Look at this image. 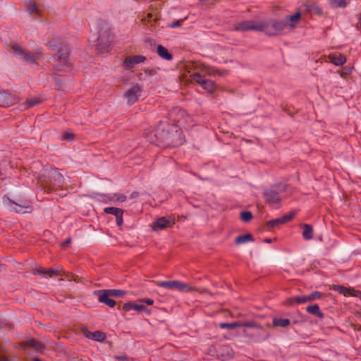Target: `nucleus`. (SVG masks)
<instances>
[{
	"label": "nucleus",
	"mask_w": 361,
	"mask_h": 361,
	"mask_svg": "<svg viewBox=\"0 0 361 361\" xmlns=\"http://www.w3.org/2000/svg\"><path fill=\"white\" fill-rule=\"evenodd\" d=\"M183 132L176 124L161 122L156 128L147 133V140L157 146L176 147L183 142Z\"/></svg>",
	"instance_id": "nucleus-1"
},
{
	"label": "nucleus",
	"mask_w": 361,
	"mask_h": 361,
	"mask_svg": "<svg viewBox=\"0 0 361 361\" xmlns=\"http://www.w3.org/2000/svg\"><path fill=\"white\" fill-rule=\"evenodd\" d=\"M219 326L221 329H233L237 327L254 328L256 331L254 334H249L246 330H243V334L248 338H252L254 342H260L266 340L269 334L255 322H235L233 323H220Z\"/></svg>",
	"instance_id": "nucleus-2"
},
{
	"label": "nucleus",
	"mask_w": 361,
	"mask_h": 361,
	"mask_svg": "<svg viewBox=\"0 0 361 361\" xmlns=\"http://www.w3.org/2000/svg\"><path fill=\"white\" fill-rule=\"evenodd\" d=\"M39 187L46 193L62 189L64 178L58 169H51L47 176L42 175L38 178Z\"/></svg>",
	"instance_id": "nucleus-3"
},
{
	"label": "nucleus",
	"mask_w": 361,
	"mask_h": 361,
	"mask_svg": "<svg viewBox=\"0 0 361 361\" xmlns=\"http://www.w3.org/2000/svg\"><path fill=\"white\" fill-rule=\"evenodd\" d=\"M113 36L111 35V30L107 26L101 27L99 30L97 38V49L100 53H108L111 50Z\"/></svg>",
	"instance_id": "nucleus-4"
},
{
	"label": "nucleus",
	"mask_w": 361,
	"mask_h": 361,
	"mask_svg": "<svg viewBox=\"0 0 361 361\" xmlns=\"http://www.w3.org/2000/svg\"><path fill=\"white\" fill-rule=\"evenodd\" d=\"M261 31L269 36H276L287 27V21L283 20L272 19L267 22H260Z\"/></svg>",
	"instance_id": "nucleus-5"
},
{
	"label": "nucleus",
	"mask_w": 361,
	"mask_h": 361,
	"mask_svg": "<svg viewBox=\"0 0 361 361\" xmlns=\"http://www.w3.org/2000/svg\"><path fill=\"white\" fill-rule=\"evenodd\" d=\"M154 283L159 287H163L171 290H178L180 291L190 292L194 290L193 288L189 286L188 284L179 281H154Z\"/></svg>",
	"instance_id": "nucleus-6"
},
{
	"label": "nucleus",
	"mask_w": 361,
	"mask_h": 361,
	"mask_svg": "<svg viewBox=\"0 0 361 361\" xmlns=\"http://www.w3.org/2000/svg\"><path fill=\"white\" fill-rule=\"evenodd\" d=\"M191 78L193 81L200 84L208 92H213L216 90V85L214 81L204 78L203 75L198 73L192 74Z\"/></svg>",
	"instance_id": "nucleus-7"
},
{
	"label": "nucleus",
	"mask_w": 361,
	"mask_h": 361,
	"mask_svg": "<svg viewBox=\"0 0 361 361\" xmlns=\"http://www.w3.org/2000/svg\"><path fill=\"white\" fill-rule=\"evenodd\" d=\"M175 219L171 216H161L154 221L152 229L159 231L167 228H171L175 224Z\"/></svg>",
	"instance_id": "nucleus-8"
},
{
	"label": "nucleus",
	"mask_w": 361,
	"mask_h": 361,
	"mask_svg": "<svg viewBox=\"0 0 361 361\" xmlns=\"http://www.w3.org/2000/svg\"><path fill=\"white\" fill-rule=\"evenodd\" d=\"M233 30L243 32L251 30L261 31L262 27L260 26V22L256 23L253 20H245L235 24Z\"/></svg>",
	"instance_id": "nucleus-9"
},
{
	"label": "nucleus",
	"mask_w": 361,
	"mask_h": 361,
	"mask_svg": "<svg viewBox=\"0 0 361 361\" xmlns=\"http://www.w3.org/2000/svg\"><path fill=\"white\" fill-rule=\"evenodd\" d=\"M20 345L25 350L32 348L37 353H42L46 349V345L35 338H31L28 341H23Z\"/></svg>",
	"instance_id": "nucleus-10"
},
{
	"label": "nucleus",
	"mask_w": 361,
	"mask_h": 361,
	"mask_svg": "<svg viewBox=\"0 0 361 361\" xmlns=\"http://www.w3.org/2000/svg\"><path fill=\"white\" fill-rule=\"evenodd\" d=\"M94 295L98 296V300L101 303H104L109 307H114L116 305V302L110 298L111 295L105 289L97 290L94 291Z\"/></svg>",
	"instance_id": "nucleus-11"
},
{
	"label": "nucleus",
	"mask_w": 361,
	"mask_h": 361,
	"mask_svg": "<svg viewBox=\"0 0 361 361\" xmlns=\"http://www.w3.org/2000/svg\"><path fill=\"white\" fill-rule=\"evenodd\" d=\"M142 92V87L139 85H134L129 89L125 94L128 103L134 104L138 99V96Z\"/></svg>",
	"instance_id": "nucleus-12"
},
{
	"label": "nucleus",
	"mask_w": 361,
	"mask_h": 361,
	"mask_svg": "<svg viewBox=\"0 0 361 361\" xmlns=\"http://www.w3.org/2000/svg\"><path fill=\"white\" fill-rule=\"evenodd\" d=\"M146 60V57L142 55H135L127 56L125 59L123 66L126 69L129 70L134 67L135 64L142 63Z\"/></svg>",
	"instance_id": "nucleus-13"
},
{
	"label": "nucleus",
	"mask_w": 361,
	"mask_h": 361,
	"mask_svg": "<svg viewBox=\"0 0 361 361\" xmlns=\"http://www.w3.org/2000/svg\"><path fill=\"white\" fill-rule=\"evenodd\" d=\"M10 202L16 206L13 208L16 213H30L32 210V207L25 200L12 201L10 200Z\"/></svg>",
	"instance_id": "nucleus-14"
},
{
	"label": "nucleus",
	"mask_w": 361,
	"mask_h": 361,
	"mask_svg": "<svg viewBox=\"0 0 361 361\" xmlns=\"http://www.w3.org/2000/svg\"><path fill=\"white\" fill-rule=\"evenodd\" d=\"M263 196L269 204H276L281 201L279 192L273 189L264 190Z\"/></svg>",
	"instance_id": "nucleus-15"
},
{
	"label": "nucleus",
	"mask_w": 361,
	"mask_h": 361,
	"mask_svg": "<svg viewBox=\"0 0 361 361\" xmlns=\"http://www.w3.org/2000/svg\"><path fill=\"white\" fill-rule=\"evenodd\" d=\"M69 54L70 48L66 44L61 45L57 51L58 60L68 66Z\"/></svg>",
	"instance_id": "nucleus-16"
},
{
	"label": "nucleus",
	"mask_w": 361,
	"mask_h": 361,
	"mask_svg": "<svg viewBox=\"0 0 361 361\" xmlns=\"http://www.w3.org/2000/svg\"><path fill=\"white\" fill-rule=\"evenodd\" d=\"M14 99L11 94L4 90H0V106H9L13 104Z\"/></svg>",
	"instance_id": "nucleus-17"
},
{
	"label": "nucleus",
	"mask_w": 361,
	"mask_h": 361,
	"mask_svg": "<svg viewBox=\"0 0 361 361\" xmlns=\"http://www.w3.org/2000/svg\"><path fill=\"white\" fill-rule=\"evenodd\" d=\"M329 58L331 62L336 66H341L346 62V57L342 54L332 53L329 54Z\"/></svg>",
	"instance_id": "nucleus-18"
},
{
	"label": "nucleus",
	"mask_w": 361,
	"mask_h": 361,
	"mask_svg": "<svg viewBox=\"0 0 361 361\" xmlns=\"http://www.w3.org/2000/svg\"><path fill=\"white\" fill-rule=\"evenodd\" d=\"M306 10L311 14L322 16L324 13L322 8L317 3H310L305 5Z\"/></svg>",
	"instance_id": "nucleus-19"
},
{
	"label": "nucleus",
	"mask_w": 361,
	"mask_h": 361,
	"mask_svg": "<svg viewBox=\"0 0 361 361\" xmlns=\"http://www.w3.org/2000/svg\"><path fill=\"white\" fill-rule=\"evenodd\" d=\"M300 227L303 229L302 237L305 240H309L313 238V228L307 224H300Z\"/></svg>",
	"instance_id": "nucleus-20"
},
{
	"label": "nucleus",
	"mask_w": 361,
	"mask_h": 361,
	"mask_svg": "<svg viewBox=\"0 0 361 361\" xmlns=\"http://www.w3.org/2000/svg\"><path fill=\"white\" fill-rule=\"evenodd\" d=\"M334 290L338 291L339 293L343 294L345 296H357V294L354 293V292H355V290L348 288L343 286L335 285L334 286Z\"/></svg>",
	"instance_id": "nucleus-21"
},
{
	"label": "nucleus",
	"mask_w": 361,
	"mask_h": 361,
	"mask_svg": "<svg viewBox=\"0 0 361 361\" xmlns=\"http://www.w3.org/2000/svg\"><path fill=\"white\" fill-rule=\"evenodd\" d=\"M307 302L306 295H300L288 298L285 304L287 305H293L295 304H301Z\"/></svg>",
	"instance_id": "nucleus-22"
},
{
	"label": "nucleus",
	"mask_w": 361,
	"mask_h": 361,
	"mask_svg": "<svg viewBox=\"0 0 361 361\" xmlns=\"http://www.w3.org/2000/svg\"><path fill=\"white\" fill-rule=\"evenodd\" d=\"M157 54L161 58L168 61L173 59V55L169 52L168 49L162 45L157 46Z\"/></svg>",
	"instance_id": "nucleus-23"
},
{
	"label": "nucleus",
	"mask_w": 361,
	"mask_h": 361,
	"mask_svg": "<svg viewBox=\"0 0 361 361\" xmlns=\"http://www.w3.org/2000/svg\"><path fill=\"white\" fill-rule=\"evenodd\" d=\"M306 311L312 314L314 316H317L319 318H324V314L320 311L319 307L318 305L314 304L313 305H310L306 307Z\"/></svg>",
	"instance_id": "nucleus-24"
},
{
	"label": "nucleus",
	"mask_w": 361,
	"mask_h": 361,
	"mask_svg": "<svg viewBox=\"0 0 361 361\" xmlns=\"http://www.w3.org/2000/svg\"><path fill=\"white\" fill-rule=\"evenodd\" d=\"M300 18L301 13L300 11H298L293 15L286 16L284 20L287 21V27L289 25L291 27H294L293 23L298 22Z\"/></svg>",
	"instance_id": "nucleus-25"
},
{
	"label": "nucleus",
	"mask_w": 361,
	"mask_h": 361,
	"mask_svg": "<svg viewBox=\"0 0 361 361\" xmlns=\"http://www.w3.org/2000/svg\"><path fill=\"white\" fill-rule=\"evenodd\" d=\"M254 240L255 239L251 233H246L244 235L237 236L235 240V243L236 245H240L249 241L253 242Z\"/></svg>",
	"instance_id": "nucleus-26"
},
{
	"label": "nucleus",
	"mask_w": 361,
	"mask_h": 361,
	"mask_svg": "<svg viewBox=\"0 0 361 361\" xmlns=\"http://www.w3.org/2000/svg\"><path fill=\"white\" fill-rule=\"evenodd\" d=\"M290 324V321L288 319L283 318H277L274 317L273 319L272 325L273 326H281V327H286Z\"/></svg>",
	"instance_id": "nucleus-27"
},
{
	"label": "nucleus",
	"mask_w": 361,
	"mask_h": 361,
	"mask_svg": "<svg viewBox=\"0 0 361 361\" xmlns=\"http://www.w3.org/2000/svg\"><path fill=\"white\" fill-rule=\"evenodd\" d=\"M65 271L62 270H56L53 268L46 269V277H55L57 276H64Z\"/></svg>",
	"instance_id": "nucleus-28"
},
{
	"label": "nucleus",
	"mask_w": 361,
	"mask_h": 361,
	"mask_svg": "<svg viewBox=\"0 0 361 361\" xmlns=\"http://www.w3.org/2000/svg\"><path fill=\"white\" fill-rule=\"evenodd\" d=\"M91 336L92 340L99 342L104 341L106 338V334L101 331H95L92 332V334H91Z\"/></svg>",
	"instance_id": "nucleus-29"
},
{
	"label": "nucleus",
	"mask_w": 361,
	"mask_h": 361,
	"mask_svg": "<svg viewBox=\"0 0 361 361\" xmlns=\"http://www.w3.org/2000/svg\"><path fill=\"white\" fill-rule=\"evenodd\" d=\"M283 224V221L281 220V218H277V219H271L270 221H268L266 222L265 224V226L268 228V229H270L271 228H274V227H278L280 225H282Z\"/></svg>",
	"instance_id": "nucleus-30"
},
{
	"label": "nucleus",
	"mask_w": 361,
	"mask_h": 361,
	"mask_svg": "<svg viewBox=\"0 0 361 361\" xmlns=\"http://www.w3.org/2000/svg\"><path fill=\"white\" fill-rule=\"evenodd\" d=\"M104 211L105 213L109 214H113L115 216L123 214V209L118 208V207H106L104 209Z\"/></svg>",
	"instance_id": "nucleus-31"
},
{
	"label": "nucleus",
	"mask_w": 361,
	"mask_h": 361,
	"mask_svg": "<svg viewBox=\"0 0 361 361\" xmlns=\"http://www.w3.org/2000/svg\"><path fill=\"white\" fill-rule=\"evenodd\" d=\"M111 297L114 298H121L126 294V292L123 290L117 289H105Z\"/></svg>",
	"instance_id": "nucleus-32"
},
{
	"label": "nucleus",
	"mask_w": 361,
	"mask_h": 361,
	"mask_svg": "<svg viewBox=\"0 0 361 361\" xmlns=\"http://www.w3.org/2000/svg\"><path fill=\"white\" fill-rule=\"evenodd\" d=\"M22 59L27 63H32L35 62L36 57L30 51H24V54L21 56Z\"/></svg>",
	"instance_id": "nucleus-33"
},
{
	"label": "nucleus",
	"mask_w": 361,
	"mask_h": 361,
	"mask_svg": "<svg viewBox=\"0 0 361 361\" xmlns=\"http://www.w3.org/2000/svg\"><path fill=\"white\" fill-rule=\"evenodd\" d=\"M240 216V219L244 222H249L253 218L252 214L250 211H243Z\"/></svg>",
	"instance_id": "nucleus-34"
},
{
	"label": "nucleus",
	"mask_w": 361,
	"mask_h": 361,
	"mask_svg": "<svg viewBox=\"0 0 361 361\" xmlns=\"http://www.w3.org/2000/svg\"><path fill=\"white\" fill-rule=\"evenodd\" d=\"M27 11L30 13H35L39 15V11L34 1H30L27 4Z\"/></svg>",
	"instance_id": "nucleus-35"
},
{
	"label": "nucleus",
	"mask_w": 361,
	"mask_h": 361,
	"mask_svg": "<svg viewBox=\"0 0 361 361\" xmlns=\"http://www.w3.org/2000/svg\"><path fill=\"white\" fill-rule=\"evenodd\" d=\"M322 296V293L319 291H314L309 295H306L307 302H310L315 300L317 299L321 298Z\"/></svg>",
	"instance_id": "nucleus-36"
},
{
	"label": "nucleus",
	"mask_w": 361,
	"mask_h": 361,
	"mask_svg": "<svg viewBox=\"0 0 361 361\" xmlns=\"http://www.w3.org/2000/svg\"><path fill=\"white\" fill-rule=\"evenodd\" d=\"M331 4L337 8H344L347 6V3L345 0H331Z\"/></svg>",
	"instance_id": "nucleus-37"
},
{
	"label": "nucleus",
	"mask_w": 361,
	"mask_h": 361,
	"mask_svg": "<svg viewBox=\"0 0 361 361\" xmlns=\"http://www.w3.org/2000/svg\"><path fill=\"white\" fill-rule=\"evenodd\" d=\"M133 310L139 312H146L148 314L150 313V311L148 310V308L143 305L134 303Z\"/></svg>",
	"instance_id": "nucleus-38"
},
{
	"label": "nucleus",
	"mask_w": 361,
	"mask_h": 361,
	"mask_svg": "<svg viewBox=\"0 0 361 361\" xmlns=\"http://www.w3.org/2000/svg\"><path fill=\"white\" fill-rule=\"evenodd\" d=\"M12 51L14 54L19 55L20 57L24 54V50L21 49L20 46H18L17 44H13L11 46Z\"/></svg>",
	"instance_id": "nucleus-39"
},
{
	"label": "nucleus",
	"mask_w": 361,
	"mask_h": 361,
	"mask_svg": "<svg viewBox=\"0 0 361 361\" xmlns=\"http://www.w3.org/2000/svg\"><path fill=\"white\" fill-rule=\"evenodd\" d=\"M12 51L14 54L19 55L20 57L24 54V50L21 49L20 46H18L17 44H13L11 46Z\"/></svg>",
	"instance_id": "nucleus-40"
},
{
	"label": "nucleus",
	"mask_w": 361,
	"mask_h": 361,
	"mask_svg": "<svg viewBox=\"0 0 361 361\" xmlns=\"http://www.w3.org/2000/svg\"><path fill=\"white\" fill-rule=\"evenodd\" d=\"M55 84L58 90H63L64 87V80L61 76H56L54 78Z\"/></svg>",
	"instance_id": "nucleus-41"
},
{
	"label": "nucleus",
	"mask_w": 361,
	"mask_h": 361,
	"mask_svg": "<svg viewBox=\"0 0 361 361\" xmlns=\"http://www.w3.org/2000/svg\"><path fill=\"white\" fill-rule=\"evenodd\" d=\"M32 274L34 275H40L42 276L46 277V269L41 267L33 269Z\"/></svg>",
	"instance_id": "nucleus-42"
},
{
	"label": "nucleus",
	"mask_w": 361,
	"mask_h": 361,
	"mask_svg": "<svg viewBox=\"0 0 361 361\" xmlns=\"http://www.w3.org/2000/svg\"><path fill=\"white\" fill-rule=\"evenodd\" d=\"M32 274L34 275H40L42 276L46 277V269L41 267L33 269Z\"/></svg>",
	"instance_id": "nucleus-43"
},
{
	"label": "nucleus",
	"mask_w": 361,
	"mask_h": 361,
	"mask_svg": "<svg viewBox=\"0 0 361 361\" xmlns=\"http://www.w3.org/2000/svg\"><path fill=\"white\" fill-rule=\"evenodd\" d=\"M40 102H41V100L37 98H35V97L30 98L29 99H27V101H26L27 107V108L32 107L35 105L39 104Z\"/></svg>",
	"instance_id": "nucleus-44"
},
{
	"label": "nucleus",
	"mask_w": 361,
	"mask_h": 361,
	"mask_svg": "<svg viewBox=\"0 0 361 361\" xmlns=\"http://www.w3.org/2000/svg\"><path fill=\"white\" fill-rule=\"evenodd\" d=\"M294 216H295V213L290 212L288 214H285V215L282 216L281 218V220L283 221V224H285L287 222L290 221L294 218Z\"/></svg>",
	"instance_id": "nucleus-45"
},
{
	"label": "nucleus",
	"mask_w": 361,
	"mask_h": 361,
	"mask_svg": "<svg viewBox=\"0 0 361 361\" xmlns=\"http://www.w3.org/2000/svg\"><path fill=\"white\" fill-rule=\"evenodd\" d=\"M6 353L5 348L0 345V361H11L8 357L4 354Z\"/></svg>",
	"instance_id": "nucleus-46"
},
{
	"label": "nucleus",
	"mask_w": 361,
	"mask_h": 361,
	"mask_svg": "<svg viewBox=\"0 0 361 361\" xmlns=\"http://www.w3.org/2000/svg\"><path fill=\"white\" fill-rule=\"evenodd\" d=\"M59 41L60 40L58 39H51V40L49 41L48 45L51 49H55L58 47Z\"/></svg>",
	"instance_id": "nucleus-47"
},
{
	"label": "nucleus",
	"mask_w": 361,
	"mask_h": 361,
	"mask_svg": "<svg viewBox=\"0 0 361 361\" xmlns=\"http://www.w3.org/2000/svg\"><path fill=\"white\" fill-rule=\"evenodd\" d=\"M133 305L134 303L132 302H126L123 305L122 310L125 312H128L131 310H133Z\"/></svg>",
	"instance_id": "nucleus-48"
},
{
	"label": "nucleus",
	"mask_w": 361,
	"mask_h": 361,
	"mask_svg": "<svg viewBox=\"0 0 361 361\" xmlns=\"http://www.w3.org/2000/svg\"><path fill=\"white\" fill-rule=\"evenodd\" d=\"M228 71L226 70L219 71V70H214V69H212V72H209V74H218L219 75H221V76L226 75L228 74Z\"/></svg>",
	"instance_id": "nucleus-49"
},
{
	"label": "nucleus",
	"mask_w": 361,
	"mask_h": 361,
	"mask_svg": "<svg viewBox=\"0 0 361 361\" xmlns=\"http://www.w3.org/2000/svg\"><path fill=\"white\" fill-rule=\"evenodd\" d=\"M351 71H352V68L345 66L343 68V70L341 71V76L345 77V76L350 74Z\"/></svg>",
	"instance_id": "nucleus-50"
},
{
	"label": "nucleus",
	"mask_w": 361,
	"mask_h": 361,
	"mask_svg": "<svg viewBox=\"0 0 361 361\" xmlns=\"http://www.w3.org/2000/svg\"><path fill=\"white\" fill-rule=\"evenodd\" d=\"M186 19V18H185L184 19H181V20H176V21H173L172 22L170 25H169V27H179L181 25L182 23L183 22V20Z\"/></svg>",
	"instance_id": "nucleus-51"
},
{
	"label": "nucleus",
	"mask_w": 361,
	"mask_h": 361,
	"mask_svg": "<svg viewBox=\"0 0 361 361\" xmlns=\"http://www.w3.org/2000/svg\"><path fill=\"white\" fill-rule=\"evenodd\" d=\"M73 137H74V135L73 133H71L66 132L63 135V140H73Z\"/></svg>",
	"instance_id": "nucleus-52"
},
{
	"label": "nucleus",
	"mask_w": 361,
	"mask_h": 361,
	"mask_svg": "<svg viewBox=\"0 0 361 361\" xmlns=\"http://www.w3.org/2000/svg\"><path fill=\"white\" fill-rule=\"evenodd\" d=\"M139 302L142 303H146L147 305H152L154 304V300L149 298L140 299Z\"/></svg>",
	"instance_id": "nucleus-53"
},
{
	"label": "nucleus",
	"mask_w": 361,
	"mask_h": 361,
	"mask_svg": "<svg viewBox=\"0 0 361 361\" xmlns=\"http://www.w3.org/2000/svg\"><path fill=\"white\" fill-rule=\"evenodd\" d=\"M71 243V238H67L64 242H63L61 245V247L63 249H65L66 248L68 245Z\"/></svg>",
	"instance_id": "nucleus-54"
},
{
	"label": "nucleus",
	"mask_w": 361,
	"mask_h": 361,
	"mask_svg": "<svg viewBox=\"0 0 361 361\" xmlns=\"http://www.w3.org/2000/svg\"><path fill=\"white\" fill-rule=\"evenodd\" d=\"M82 332H83V334H84L85 337H87V338L92 339L91 334H92V332H90L86 328L82 329Z\"/></svg>",
	"instance_id": "nucleus-55"
},
{
	"label": "nucleus",
	"mask_w": 361,
	"mask_h": 361,
	"mask_svg": "<svg viewBox=\"0 0 361 361\" xmlns=\"http://www.w3.org/2000/svg\"><path fill=\"white\" fill-rule=\"evenodd\" d=\"M116 224L118 226H121L123 224V214L118 215L116 216Z\"/></svg>",
	"instance_id": "nucleus-56"
},
{
	"label": "nucleus",
	"mask_w": 361,
	"mask_h": 361,
	"mask_svg": "<svg viewBox=\"0 0 361 361\" xmlns=\"http://www.w3.org/2000/svg\"><path fill=\"white\" fill-rule=\"evenodd\" d=\"M283 109L284 111H286L290 116L291 117H293V116L295 115V112H293L290 110L289 108H288L286 106L283 107Z\"/></svg>",
	"instance_id": "nucleus-57"
},
{
	"label": "nucleus",
	"mask_w": 361,
	"mask_h": 361,
	"mask_svg": "<svg viewBox=\"0 0 361 361\" xmlns=\"http://www.w3.org/2000/svg\"><path fill=\"white\" fill-rule=\"evenodd\" d=\"M145 72L149 75H154L156 74L157 71L153 68H147L145 70Z\"/></svg>",
	"instance_id": "nucleus-58"
},
{
	"label": "nucleus",
	"mask_w": 361,
	"mask_h": 361,
	"mask_svg": "<svg viewBox=\"0 0 361 361\" xmlns=\"http://www.w3.org/2000/svg\"><path fill=\"white\" fill-rule=\"evenodd\" d=\"M176 112H178L182 116L185 115V111L182 109H173V113H176Z\"/></svg>",
	"instance_id": "nucleus-59"
},
{
	"label": "nucleus",
	"mask_w": 361,
	"mask_h": 361,
	"mask_svg": "<svg viewBox=\"0 0 361 361\" xmlns=\"http://www.w3.org/2000/svg\"><path fill=\"white\" fill-rule=\"evenodd\" d=\"M351 326L353 327L354 330L361 331V325L357 324H351Z\"/></svg>",
	"instance_id": "nucleus-60"
},
{
	"label": "nucleus",
	"mask_w": 361,
	"mask_h": 361,
	"mask_svg": "<svg viewBox=\"0 0 361 361\" xmlns=\"http://www.w3.org/2000/svg\"><path fill=\"white\" fill-rule=\"evenodd\" d=\"M117 200L118 201H120V202H124L126 200V196L124 195H120L118 197H117Z\"/></svg>",
	"instance_id": "nucleus-61"
},
{
	"label": "nucleus",
	"mask_w": 361,
	"mask_h": 361,
	"mask_svg": "<svg viewBox=\"0 0 361 361\" xmlns=\"http://www.w3.org/2000/svg\"><path fill=\"white\" fill-rule=\"evenodd\" d=\"M116 359L118 360H121V361H123V360H126L127 359V356H126V355L116 356Z\"/></svg>",
	"instance_id": "nucleus-62"
},
{
	"label": "nucleus",
	"mask_w": 361,
	"mask_h": 361,
	"mask_svg": "<svg viewBox=\"0 0 361 361\" xmlns=\"http://www.w3.org/2000/svg\"><path fill=\"white\" fill-rule=\"evenodd\" d=\"M138 195H139V193L135 191L131 194V197L132 198L137 197Z\"/></svg>",
	"instance_id": "nucleus-63"
},
{
	"label": "nucleus",
	"mask_w": 361,
	"mask_h": 361,
	"mask_svg": "<svg viewBox=\"0 0 361 361\" xmlns=\"http://www.w3.org/2000/svg\"><path fill=\"white\" fill-rule=\"evenodd\" d=\"M32 361H42L41 359H39V357H35L32 360Z\"/></svg>",
	"instance_id": "nucleus-64"
}]
</instances>
